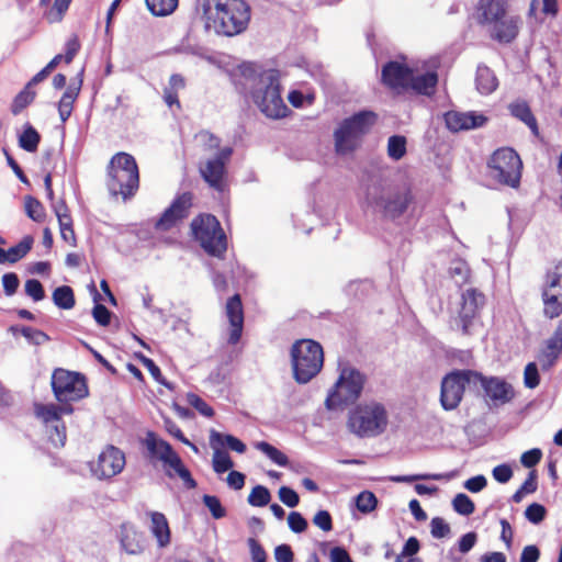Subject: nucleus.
<instances>
[{"instance_id": "41", "label": "nucleus", "mask_w": 562, "mask_h": 562, "mask_svg": "<svg viewBox=\"0 0 562 562\" xmlns=\"http://www.w3.org/2000/svg\"><path fill=\"white\" fill-rule=\"evenodd\" d=\"M449 274L459 286L469 280L470 269L464 260H453L449 267Z\"/></svg>"}, {"instance_id": "19", "label": "nucleus", "mask_w": 562, "mask_h": 562, "mask_svg": "<svg viewBox=\"0 0 562 562\" xmlns=\"http://www.w3.org/2000/svg\"><path fill=\"white\" fill-rule=\"evenodd\" d=\"M521 24L522 21L518 15L507 13L486 31L492 40L501 44H509L518 36Z\"/></svg>"}, {"instance_id": "37", "label": "nucleus", "mask_w": 562, "mask_h": 562, "mask_svg": "<svg viewBox=\"0 0 562 562\" xmlns=\"http://www.w3.org/2000/svg\"><path fill=\"white\" fill-rule=\"evenodd\" d=\"M454 477V473H423V474H413V475H394L391 476V481L395 483H411L415 481L422 480H451Z\"/></svg>"}, {"instance_id": "24", "label": "nucleus", "mask_w": 562, "mask_h": 562, "mask_svg": "<svg viewBox=\"0 0 562 562\" xmlns=\"http://www.w3.org/2000/svg\"><path fill=\"white\" fill-rule=\"evenodd\" d=\"M119 541L121 549L130 555L142 554L145 550V537L130 522H124L120 527Z\"/></svg>"}, {"instance_id": "32", "label": "nucleus", "mask_w": 562, "mask_h": 562, "mask_svg": "<svg viewBox=\"0 0 562 562\" xmlns=\"http://www.w3.org/2000/svg\"><path fill=\"white\" fill-rule=\"evenodd\" d=\"M475 83L481 94H491L496 90L498 80L488 67L479 66L476 69Z\"/></svg>"}, {"instance_id": "14", "label": "nucleus", "mask_w": 562, "mask_h": 562, "mask_svg": "<svg viewBox=\"0 0 562 562\" xmlns=\"http://www.w3.org/2000/svg\"><path fill=\"white\" fill-rule=\"evenodd\" d=\"M541 300L547 318L562 315V263L547 271L541 285Z\"/></svg>"}, {"instance_id": "13", "label": "nucleus", "mask_w": 562, "mask_h": 562, "mask_svg": "<svg viewBox=\"0 0 562 562\" xmlns=\"http://www.w3.org/2000/svg\"><path fill=\"white\" fill-rule=\"evenodd\" d=\"M52 389L56 400L61 403L79 401L89 394L85 376L64 369L53 372Z\"/></svg>"}, {"instance_id": "62", "label": "nucleus", "mask_w": 562, "mask_h": 562, "mask_svg": "<svg viewBox=\"0 0 562 562\" xmlns=\"http://www.w3.org/2000/svg\"><path fill=\"white\" fill-rule=\"evenodd\" d=\"M542 452L538 448L525 451L520 457V462L526 468H532L540 462Z\"/></svg>"}, {"instance_id": "11", "label": "nucleus", "mask_w": 562, "mask_h": 562, "mask_svg": "<svg viewBox=\"0 0 562 562\" xmlns=\"http://www.w3.org/2000/svg\"><path fill=\"white\" fill-rule=\"evenodd\" d=\"M191 229L194 238L209 255L221 257L226 251V236L214 215L198 216L192 221Z\"/></svg>"}, {"instance_id": "9", "label": "nucleus", "mask_w": 562, "mask_h": 562, "mask_svg": "<svg viewBox=\"0 0 562 562\" xmlns=\"http://www.w3.org/2000/svg\"><path fill=\"white\" fill-rule=\"evenodd\" d=\"M386 426V411L379 403L357 406L348 419L350 431L359 437H375L382 434Z\"/></svg>"}, {"instance_id": "18", "label": "nucleus", "mask_w": 562, "mask_h": 562, "mask_svg": "<svg viewBox=\"0 0 562 562\" xmlns=\"http://www.w3.org/2000/svg\"><path fill=\"white\" fill-rule=\"evenodd\" d=\"M192 205V195L189 192L177 196L171 205L165 210L159 220L155 223V228L161 232L173 227L178 222L188 216L189 209Z\"/></svg>"}, {"instance_id": "3", "label": "nucleus", "mask_w": 562, "mask_h": 562, "mask_svg": "<svg viewBox=\"0 0 562 562\" xmlns=\"http://www.w3.org/2000/svg\"><path fill=\"white\" fill-rule=\"evenodd\" d=\"M140 443L146 449L148 460L153 464L160 462L168 477L179 476L188 488L196 487L195 480L168 441L159 438L156 432L148 430Z\"/></svg>"}, {"instance_id": "56", "label": "nucleus", "mask_w": 562, "mask_h": 562, "mask_svg": "<svg viewBox=\"0 0 562 562\" xmlns=\"http://www.w3.org/2000/svg\"><path fill=\"white\" fill-rule=\"evenodd\" d=\"M278 494L280 501L288 507H296L300 503L299 494L289 486H281Z\"/></svg>"}, {"instance_id": "34", "label": "nucleus", "mask_w": 562, "mask_h": 562, "mask_svg": "<svg viewBox=\"0 0 562 562\" xmlns=\"http://www.w3.org/2000/svg\"><path fill=\"white\" fill-rule=\"evenodd\" d=\"M34 239L32 236H24L21 241L5 250L8 263H15L23 259L32 249Z\"/></svg>"}, {"instance_id": "5", "label": "nucleus", "mask_w": 562, "mask_h": 562, "mask_svg": "<svg viewBox=\"0 0 562 562\" xmlns=\"http://www.w3.org/2000/svg\"><path fill=\"white\" fill-rule=\"evenodd\" d=\"M108 189L114 196L123 200L132 198L139 187V172L135 158L127 153H117L108 167Z\"/></svg>"}, {"instance_id": "55", "label": "nucleus", "mask_w": 562, "mask_h": 562, "mask_svg": "<svg viewBox=\"0 0 562 562\" xmlns=\"http://www.w3.org/2000/svg\"><path fill=\"white\" fill-rule=\"evenodd\" d=\"M25 293L30 297L33 299V301L38 302L42 301L45 297V292L42 283L36 279H30L25 282Z\"/></svg>"}, {"instance_id": "44", "label": "nucleus", "mask_w": 562, "mask_h": 562, "mask_svg": "<svg viewBox=\"0 0 562 562\" xmlns=\"http://www.w3.org/2000/svg\"><path fill=\"white\" fill-rule=\"evenodd\" d=\"M406 154V138L393 135L387 140V155L393 160H400Z\"/></svg>"}, {"instance_id": "12", "label": "nucleus", "mask_w": 562, "mask_h": 562, "mask_svg": "<svg viewBox=\"0 0 562 562\" xmlns=\"http://www.w3.org/2000/svg\"><path fill=\"white\" fill-rule=\"evenodd\" d=\"M476 371L454 370L446 374L441 381L440 404L445 411L456 409L463 398L467 385H474Z\"/></svg>"}, {"instance_id": "42", "label": "nucleus", "mask_w": 562, "mask_h": 562, "mask_svg": "<svg viewBox=\"0 0 562 562\" xmlns=\"http://www.w3.org/2000/svg\"><path fill=\"white\" fill-rule=\"evenodd\" d=\"M45 428H46L48 439L54 447L61 448L65 446L67 435H66V426L63 420H59L56 424H52Z\"/></svg>"}, {"instance_id": "40", "label": "nucleus", "mask_w": 562, "mask_h": 562, "mask_svg": "<svg viewBox=\"0 0 562 562\" xmlns=\"http://www.w3.org/2000/svg\"><path fill=\"white\" fill-rule=\"evenodd\" d=\"M41 136L38 132L31 125H26L23 133L19 137V145L22 149L34 153L36 151Z\"/></svg>"}, {"instance_id": "54", "label": "nucleus", "mask_w": 562, "mask_h": 562, "mask_svg": "<svg viewBox=\"0 0 562 562\" xmlns=\"http://www.w3.org/2000/svg\"><path fill=\"white\" fill-rule=\"evenodd\" d=\"M547 510L543 505L532 503L526 508L525 516L530 522L537 525L544 519Z\"/></svg>"}, {"instance_id": "26", "label": "nucleus", "mask_w": 562, "mask_h": 562, "mask_svg": "<svg viewBox=\"0 0 562 562\" xmlns=\"http://www.w3.org/2000/svg\"><path fill=\"white\" fill-rule=\"evenodd\" d=\"M150 532L157 540L159 548H165L170 543V528L166 516L159 512H151Z\"/></svg>"}, {"instance_id": "29", "label": "nucleus", "mask_w": 562, "mask_h": 562, "mask_svg": "<svg viewBox=\"0 0 562 562\" xmlns=\"http://www.w3.org/2000/svg\"><path fill=\"white\" fill-rule=\"evenodd\" d=\"M437 82L438 76L435 71H428L416 76L412 72L408 89H412L419 94L431 95L435 92Z\"/></svg>"}, {"instance_id": "22", "label": "nucleus", "mask_w": 562, "mask_h": 562, "mask_svg": "<svg viewBox=\"0 0 562 562\" xmlns=\"http://www.w3.org/2000/svg\"><path fill=\"white\" fill-rule=\"evenodd\" d=\"M486 120L483 114L476 112L449 111L445 114L447 127L454 133L481 127Z\"/></svg>"}, {"instance_id": "48", "label": "nucleus", "mask_w": 562, "mask_h": 562, "mask_svg": "<svg viewBox=\"0 0 562 562\" xmlns=\"http://www.w3.org/2000/svg\"><path fill=\"white\" fill-rule=\"evenodd\" d=\"M452 507L458 514L463 516H470L475 509L474 503L463 493H459L454 496Z\"/></svg>"}, {"instance_id": "21", "label": "nucleus", "mask_w": 562, "mask_h": 562, "mask_svg": "<svg viewBox=\"0 0 562 562\" xmlns=\"http://www.w3.org/2000/svg\"><path fill=\"white\" fill-rule=\"evenodd\" d=\"M412 69L398 61H389L382 68V82L394 90L408 89Z\"/></svg>"}, {"instance_id": "4", "label": "nucleus", "mask_w": 562, "mask_h": 562, "mask_svg": "<svg viewBox=\"0 0 562 562\" xmlns=\"http://www.w3.org/2000/svg\"><path fill=\"white\" fill-rule=\"evenodd\" d=\"M376 120V113L369 110L360 111L342 120L333 135L336 154L347 156L356 151Z\"/></svg>"}, {"instance_id": "6", "label": "nucleus", "mask_w": 562, "mask_h": 562, "mask_svg": "<svg viewBox=\"0 0 562 562\" xmlns=\"http://www.w3.org/2000/svg\"><path fill=\"white\" fill-rule=\"evenodd\" d=\"M293 376L300 384L310 382L323 368L322 346L312 339H301L291 347Z\"/></svg>"}, {"instance_id": "28", "label": "nucleus", "mask_w": 562, "mask_h": 562, "mask_svg": "<svg viewBox=\"0 0 562 562\" xmlns=\"http://www.w3.org/2000/svg\"><path fill=\"white\" fill-rule=\"evenodd\" d=\"M510 114L524 122L536 137L540 136L539 127L535 115L531 112L530 106L525 101H516L508 106Z\"/></svg>"}, {"instance_id": "60", "label": "nucleus", "mask_w": 562, "mask_h": 562, "mask_svg": "<svg viewBox=\"0 0 562 562\" xmlns=\"http://www.w3.org/2000/svg\"><path fill=\"white\" fill-rule=\"evenodd\" d=\"M58 224L63 240L68 243L70 246H76L77 239L72 227V218L68 221L58 222Z\"/></svg>"}, {"instance_id": "53", "label": "nucleus", "mask_w": 562, "mask_h": 562, "mask_svg": "<svg viewBox=\"0 0 562 562\" xmlns=\"http://www.w3.org/2000/svg\"><path fill=\"white\" fill-rule=\"evenodd\" d=\"M21 334L29 342L36 346L43 345L49 340V337L44 331L32 327H23Z\"/></svg>"}, {"instance_id": "17", "label": "nucleus", "mask_w": 562, "mask_h": 562, "mask_svg": "<svg viewBox=\"0 0 562 562\" xmlns=\"http://www.w3.org/2000/svg\"><path fill=\"white\" fill-rule=\"evenodd\" d=\"M477 379L474 385L480 384L485 396L493 402L494 405H504L515 397V391L510 383L498 376H484L476 372Z\"/></svg>"}, {"instance_id": "23", "label": "nucleus", "mask_w": 562, "mask_h": 562, "mask_svg": "<svg viewBox=\"0 0 562 562\" xmlns=\"http://www.w3.org/2000/svg\"><path fill=\"white\" fill-rule=\"evenodd\" d=\"M509 9L508 0H480L477 3V20L485 29L505 16Z\"/></svg>"}, {"instance_id": "33", "label": "nucleus", "mask_w": 562, "mask_h": 562, "mask_svg": "<svg viewBox=\"0 0 562 562\" xmlns=\"http://www.w3.org/2000/svg\"><path fill=\"white\" fill-rule=\"evenodd\" d=\"M34 412L37 418H40L45 427L56 424L61 420L59 405L56 404H36Z\"/></svg>"}, {"instance_id": "10", "label": "nucleus", "mask_w": 562, "mask_h": 562, "mask_svg": "<svg viewBox=\"0 0 562 562\" xmlns=\"http://www.w3.org/2000/svg\"><path fill=\"white\" fill-rule=\"evenodd\" d=\"M490 176L497 182L517 188L521 178L522 162L519 155L512 148L496 149L487 161Z\"/></svg>"}, {"instance_id": "64", "label": "nucleus", "mask_w": 562, "mask_h": 562, "mask_svg": "<svg viewBox=\"0 0 562 562\" xmlns=\"http://www.w3.org/2000/svg\"><path fill=\"white\" fill-rule=\"evenodd\" d=\"M50 206H52V210L55 213L58 222L71 220L69 209L64 199L53 201Z\"/></svg>"}, {"instance_id": "45", "label": "nucleus", "mask_w": 562, "mask_h": 562, "mask_svg": "<svg viewBox=\"0 0 562 562\" xmlns=\"http://www.w3.org/2000/svg\"><path fill=\"white\" fill-rule=\"evenodd\" d=\"M24 209L26 215L34 222H43L45 220V209L37 199L31 195L26 196Z\"/></svg>"}, {"instance_id": "27", "label": "nucleus", "mask_w": 562, "mask_h": 562, "mask_svg": "<svg viewBox=\"0 0 562 562\" xmlns=\"http://www.w3.org/2000/svg\"><path fill=\"white\" fill-rule=\"evenodd\" d=\"M562 351V327H558L552 337L546 342V348L541 355L542 369H550L557 361Z\"/></svg>"}, {"instance_id": "50", "label": "nucleus", "mask_w": 562, "mask_h": 562, "mask_svg": "<svg viewBox=\"0 0 562 562\" xmlns=\"http://www.w3.org/2000/svg\"><path fill=\"white\" fill-rule=\"evenodd\" d=\"M187 401L188 403L194 407L201 415L205 417H212L214 414L213 408L199 395L194 393H188L187 394Z\"/></svg>"}, {"instance_id": "36", "label": "nucleus", "mask_w": 562, "mask_h": 562, "mask_svg": "<svg viewBox=\"0 0 562 562\" xmlns=\"http://www.w3.org/2000/svg\"><path fill=\"white\" fill-rule=\"evenodd\" d=\"M255 448L266 454L267 458L279 467H286L289 463L288 457L267 441L256 442Z\"/></svg>"}, {"instance_id": "61", "label": "nucleus", "mask_w": 562, "mask_h": 562, "mask_svg": "<svg viewBox=\"0 0 562 562\" xmlns=\"http://www.w3.org/2000/svg\"><path fill=\"white\" fill-rule=\"evenodd\" d=\"M313 524L326 532L333 529L331 516L327 510H318L313 517Z\"/></svg>"}, {"instance_id": "57", "label": "nucleus", "mask_w": 562, "mask_h": 562, "mask_svg": "<svg viewBox=\"0 0 562 562\" xmlns=\"http://www.w3.org/2000/svg\"><path fill=\"white\" fill-rule=\"evenodd\" d=\"M289 528L295 532L301 533L306 530L307 521L299 512H291L288 516Z\"/></svg>"}, {"instance_id": "63", "label": "nucleus", "mask_w": 562, "mask_h": 562, "mask_svg": "<svg viewBox=\"0 0 562 562\" xmlns=\"http://www.w3.org/2000/svg\"><path fill=\"white\" fill-rule=\"evenodd\" d=\"M94 321L101 326H108L111 321L110 311L102 304L97 303L92 310Z\"/></svg>"}, {"instance_id": "58", "label": "nucleus", "mask_w": 562, "mask_h": 562, "mask_svg": "<svg viewBox=\"0 0 562 562\" xmlns=\"http://www.w3.org/2000/svg\"><path fill=\"white\" fill-rule=\"evenodd\" d=\"M20 285V280L16 273L8 272L2 276L3 292L7 296H12Z\"/></svg>"}, {"instance_id": "52", "label": "nucleus", "mask_w": 562, "mask_h": 562, "mask_svg": "<svg viewBox=\"0 0 562 562\" xmlns=\"http://www.w3.org/2000/svg\"><path fill=\"white\" fill-rule=\"evenodd\" d=\"M203 504L207 507L213 518L221 519L226 515L224 507L221 504L218 497L213 495H204Z\"/></svg>"}, {"instance_id": "25", "label": "nucleus", "mask_w": 562, "mask_h": 562, "mask_svg": "<svg viewBox=\"0 0 562 562\" xmlns=\"http://www.w3.org/2000/svg\"><path fill=\"white\" fill-rule=\"evenodd\" d=\"M226 316L231 325L228 342L231 345H236L241 337L244 327V312L239 294L233 295L227 301Z\"/></svg>"}, {"instance_id": "46", "label": "nucleus", "mask_w": 562, "mask_h": 562, "mask_svg": "<svg viewBox=\"0 0 562 562\" xmlns=\"http://www.w3.org/2000/svg\"><path fill=\"white\" fill-rule=\"evenodd\" d=\"M271 494L266 486H255L248 495V503L251 506L263 507L270 503Z\"/></svg>"}, {"instance_id": "1", "label": "nucleus", "mask_w": 562, "mask_h": 562, "mask_svg": "<svg viewBox=\"0 0 562 562\" xmlns=\"http://www.w3.org/2000/svg\"><path fill=\"white\" fill-rule=\"evenodd\" d=\"M243 74L249 80L250 98L260 112L272 120L285 117L289 108L281 97L280 72L276 69L258 71L246 66Z\"/></svg>"}, {"instance_id": "43", "label": "nucleus", "mask_w": 562, "mask_h": 562, "mask_svg": "<svg viewBox=\"0 0 562 562\" xmlns=\"http://www.w3.org/2000/svg\"><path fill=\"white\" fill-rule=\"evenodd\" d=\"M35 98V91L31 90L30 85H26L24 89L18 93V95L14 98L12 105H11V112L14 115H18L21 113L30 103L33 102Z\"/></svg>"}, {"instance_id": "51", "label": "nucleus", "mask_w": 562, "mask_h": 562, "mask_svg": "<svg viewBox=\"0 0 562 562\" xmlns=\"http://www.w3.org/2000/svg\"><path fill=\"white\" fill-rule=\"evenodd\" d=\"M430 532L436 539L448 537L451 532L449 524L441 517H434L430 521Z\"/></svg>"}, {"instance_id": "8", "label": "nucleus", "mask_w": 562, "mask_h": 562, "mask_svg": "<svg viewBox=\"0 0 562 562\" xmlns=\"http://www.w3.org/2000/svg\"><path fill=\"white\" fill-rule=\"evenodd\" d=\"M366 381V375L358 369L349 366L341 368L336 383L326 397V407L337 409L353 404L360 397Z\"/></svg>"}, {"instance_id": "16", "label": "nucleus", "mask_w": 562, "mask_h": 562, "mask_svg": "<svg viewBox=\"0 0 562 562\" xmlns=\"http://www.w3.org/2000/svg\"><path fill=\"white\" fill-rule=\"evenodd\" d=\"M232 154V147H223L214 158L206 160V162L200 167L202 178L210 187L217 191H223L224 189L225 166L229 161Z\"/></svg>"}, {"instance_id": "7", "label": "nucleus", "mask_w": 562, "mask_h": 562, "mask_svg": "<svg viewBox=\"0 0 562 562\" xmlns=\"http://www.w3.org/2000/svg\"><path fill=\"white\" fill-rule=\"evenodd\" d=\"M411 201L412 195L408 190H400L381 183H372L366 191L367 206L391 218L401 216L407 210Z\"/></svg>"}, {"instance_id": "39", "label": "nucleus", "mask_w": 562, "mask_h": 562, "mask_svg": "<svg viewBox=\"0 0 562 562\" xmlns=\"http://www.w3.org/2000/svg\"><path fill=\"white\" fill-rule=\"evenodd\" d=\"M212 467L215 473L223 474L234 467V462L227 451L218 449L216 447L212 448Z\"/></svg>"}, {"instance_id": "30", "label": "nucleus", "mask_w": 562, "mask_h": 562, "mask_svg": "<svg viewBox=\"0 0 562 562\" xmlns=\"http://www.w3.org/2000/svg\"><path fill=\"white\" fill-rule=\"evenodd\" d=\"M210 446L211 448L216 447L218 449L227 447L237 453H244L247 449L246 445L237 437L229 434H222L214 429L210 431Z\"/></svg>"}, {"instance_id": "35", "label": "nucleus", "mask_w": 562, "mask_h": 562, "mask_svg": "<svg viewBox=\"0 0 562 562\" xmlns=\"http://www.w3.org/2000/svg\"><path fill=\"white\" fill-rule=\"evenodd\" d=\"M54 304L63 310H70L75 306L74 291L68 285H61L53 292Z\"/></svg>"}, {"instance_id": "59", "label": "nucleus", "mask_w": 562, "mask_h": 562, "mask_svg": "<svg viewBox=\"0 0 562 562\" xmlns=\"http://www.w3.org/2000/svg\"><path fill=\"white\" fill-rule=\"evenodd\" d=\"M492 475L496 482L505 484L513 477V469L506 463L498 464L493 469Z\"/></svg>"}, {"instance_id": "49", "label": "nucleus", "mask_w": 562, "mask_h": 562, "mask_svg": "<svg viewBox=\"0 0 562 562\" xmlns=\"http://www.w3.org/2000/svg\"><path fill=\"white\" fill-rule=\"evenodd\" d=\"M540 384V374L535 362L526 364L524 370V385L527 389H536Z\"/></svg>"}, {"instance_id": "31", "label": "nucleus", "mask_w": 562, "mask_h": 562, "mask_svg": "<svg viewBox=\"0 0 562 562\" xmlns=\"http://www.w3.org/2000/svg\"><path fill=\"white\" fill-rule=\"evenodd\" d=\"M81 83V79L77 83H70L58 102V113L63 123L71 115L74 102L79 95Z\"/></svg>"}, {"instance_id": "38", "label": "nucleus", "mask_w": 562, "mask_h": 562, "mask_svg": "<svg viewBox=\"0 0 562 562\" xmlns=\"http://www.w3.org/2000/svg\"><path fill=\"white\" fill-rule=\"evenodd\" d=\"M179 0H145L147 9L155 16H167L178 7Z\"/></svg>"}, {"instance_id": "2", "label": "nucleus", "mask_w": 562, "mask_h": 562, "mask_svg": "<svg viewBox=\"0 0 562 562\" xmlns=\"http://www.w3.org/2000/svg\"><path fill=\"white\" fill-rule=\"evenodd\" d=\"M200 9L206 30L234 36L247 29L250 8L245 0H201Z\"/></svg>"}, {"instance_id": "15", "label": "nucleus", "mask_w": 562, "mask_h": 562, "mask_svg": "<svg viewBox=\"0 0 562 562\" xmlns=\"http://www.w3.org/2000/svg\"><path fill=\"white\" fill-rule=\"evenodd\" d=\"M125 453L112 445L106 446L97 460L89 463L91 474L100 480H111L119 475L125 468Z\"/></svg>"}, {"instance_id": "20", "label": "nucleus", "mask_w": 562, "mask_h": 562, "mask_svg": "<svg viewBox=\"0 0 562 562\" xmlns=\"http://www.w3.org/2000/svg\"><path fill=\"white\" fill-rule=\"evenodd\" d=\"M484 295L481 292H477L475 289H468L464 293H462L459 319L463 334L468 335L471 333L470 328L477 315L479 310L484 305Z\"/></svg>"}, {"instance_id": "47", "label": "nucleus", "mask_w": 562, "mask_h": 562, "mask_svg": "<svg viewBox=\"0 0 562 562\" xmlns=\"http://www.w3.org/2000/svg\"><path fill=\"white\" fill-rule=\"evenodd\" d=\"M378 499L370 491H363L356 497V506L359 512L369 514L376 507Z\"/></svg>"}]
</instances>
